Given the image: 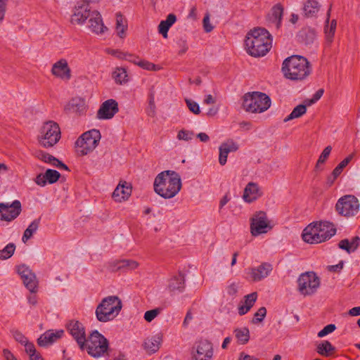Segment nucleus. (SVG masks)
Segmentation results:
<instances>
[{
	"instance_id": "1",
	"label": "nucleus",
	"mask_w": 360,
	"mask_h": 360,
	"mask_svg": "<svg viewBox=\"0 0 360 360\" xmlns=\"http://www.w3.org/2000/svg\"><path fill=\"white\" fill-rule=\"evenodd\" d=\"M272 39L264 28H255L248 33L245 41L247 52L252 56H265L271 47Z\"/></svg>"
},
{
	"instance_id": "2",
	"label": "nucleus",
	"mask_w": 360,
	"mask_h": 360,
	"mask_svg": "<svg viewBox=\"0 0 360 360\" xmlns=\"http://www.w3.org/2000/svg\"><path fill=\"white\" fill-rule=\"evenodd\" d=\"M153 186L155 193L165 199L172 198L181 188V176L174 171H163L155 177Z\"/></svg>"
},
{
	"instance_id": "3",
	"label": "nucleus",
	"mask_w": 360,
	"mask_h": 360,
	"mask_svg": "<svg viewBox=\"0 0 360 360\" xmlns=\"http://www.w3.org/2000/svg\"><path fill=\"white\" fill-rule=\"evenodd\" d=\"M282 72L287 79L302 80L309 75L311 68L306 58L294 55L284 60L282 65Z\"/></svg>"
},
{
	"instance_id": "4",
	"label": "nucleus",
	"mask_w": 360,
	"mask_h": 360,
	"mask_svg": "<svg viewBox=\"0 0 360 360\" xmlns=\"http://www.w3.org/2000/svg\"><path fill=\"white\" fill-rule=\"evenodd\" d=\"M335 233V226L329 221L314 222L304 229L302 239L311 244L320 243L330 239Z\"/></svg>"
},
{
	"instance_id": "5",
	"label": "nucleus",
	"mask_w": 360,
	"mask_h": 360,
	"mask_svg": "<svg viewBox=\"0 0 360 360\" xmlns=\"http://www.w3.org/2000/svg\"><path fill=\"white\" fill-rule=\"evenodd\" d=\"M122 307L121 300L117 296H108L104 298L96 309L97 319L107 322L116 317Z\"/></svg>"
},
{
	"instance_id": "6",
	"label": "nucleus",
	"mask_w": 360,
	"mask_h": 360,
	"mask_svg": "<svg viewBox=\"0 0 360 360\" xmlns=\"http://www.w3.org/2000/svg\"><path fill=\"white\" fill-rule=\"evenodd\" d=\"M271 105V99L265 94L258 91L245 94L243 98V107L249 112H263Z\"/></svg>"
},
{
	"instance_id": "7",
	"label": "nucleus",
	"mask_w": 360,
	"mask_h": 360,
	"mask_svg": "<svg viewBox=\"0 0 360 360\" xmlns=\"http://www.w3.org/2000/svg\"><path fill=\"white\" fill-rule=\"evenodd\" d=\"M101 138V133L97 129L84 132L75 142L77 153L80 155H87L96 148Z\"/></svg>"
},
{
	"instance_id": "8",
	"label": "nucleus",
	"mask_w": 360,
	"mask_h": 360,
	"mask_svg": "<svg viewBox=\"0 0 360 360\" xmlns=\"http://www.w3.org/2000/svg\"><path fill=\"white\" fill-rule=\"evenodd\" d=\"M60 139V129L58 124L53 121L44 124L39 137V143L44 148L54 146Z\"/></svg>"
},
{
	"instance_id": "9",
	"label": "nucleus",
	"mask_w": 360,
	"mask_h": 360,
	"mask_svg": "<svg viewBox=\"0 0 360 360\" xmlns=\"http://www.w3.org/2000/svg\"><path fill=\"white\" fill-rule=\"evenodd\" d=\"M297 282V290L304 296L313 295L320 285L319 278L312 271L302 274L298 277Z\"/></svg>"
},
{
	"instance_id": "10",
	"label": "nucleus",
	"mask_w": 360,
	"mask_h": 360,
	"mask_svg": "<svg viewBox=\"0 0 360 360\" xmlns=\"http://www.w3.org/2000/svg\"><path fill=\"white\" fill-rule=\"evenodd\" d=\"M82 349H86L93 357L98 358L104 354L108 348V339H75Z\"/></svg>"
},
{
	"instance_id": "11",
	"label": "nucleus",
	"mask_w": 360,
	"mask_h": 360,
	"mask_svg": "<svg viewBox=\"0 0 360 360\" xmlns=\"http://www.w3.org/2000/svg\"><path fill=\"white\" fill-rule=\"evenodd\" d=\"M359 200L352 195H345L341 197L335 205L337 212L346 217L355 216L359 212Z\"/></svg>"
},
{
	"instance_id": "12",
	"label": "nucleus",
	"mask_w": 360,
	"mask_h": 360,
	"mask_svg": "<svg viewBox=\"0 0 360 360\" xmlns=\"http://www.w3.org/2000/svg\"><path fill=\"white\" fill-rule=\"evenodd\" d=\"M271 229L270 221L263 211L256 212L250 219V233L253 236L266 233Z\"/></svg>"
},
{
	"instance_id": "13",
	"label": "nucleus",
	"mask_w": 360,
	"mask_h": 360,
	"mask_svg": "<svg viewBox=\"0 0 360 360\" xmlns=\"http://www.w3.org/2000/svg\"><path fill=\"white\" fill-rule=\"evenodd\" d=\"M21 210V203L18 200L11 203L0 202V220L11 221L20 215Z\"/></svg>"
},
{
	"instance_id": "14",
	"label": "nucleus",
	"mask_w": 360,
	"mask_h": 360,
	"mask_svg": "<svg viewBox=\"0 0 360 360\" xmlns=\"http://www.w3.org/2000/svg\"><path fill=\"white\" fill-rule=\"evenodd\" d=\"M213 355L212 345L207 339H201L191 350L194 360H209Z\"/></svg>"
},
{
	"instance_id": "15",
	"label": "nucleus",
	"mask_w": 360,
	"mask_h": 360,
	"mask_svg": "<svg viewBox=\"0 0 360 360\" xmlns=\"http://www.w3.org/2000/svg\"><path fill=\"white\" fill-rule=\"evenodd\" d=\"M70 18V22L72 25H84L86 20L89 18L92 11L88 4H79L75 6L72 11Z\"/></svg>"
},
{
	"instance_id": "16",
	"label": "nucleus",
	"mask_w": 360,
	"mask_h": 360,
	"mask_svg": "<svg viewBox=\"0 0 360 360\" xmlns=\"http://www.w3.org/2000/svg\"><path fill=\"white\" fill-rule=\"evenodd\" d=\"M118 103L114 99H108L103 102L97 112V117L100 120H109L118 112Z\"/></svg>"
},
{
	"instance_id": "17",
	"label": "nucleus",
	"mask_w": 360,
	"mask_h": 360,
	"mask_svg": "<svg viewBox=\"0 0 360 360\" xmlns=\"http://www.w3.org/2000/svg\"><path fill=\"white\" fill-rule=\"evenodd\" d=\"M89 29L98 35L104 34L108 30V27L103 24L101 13L96 10L92 11L89 18Z\"/></svg>"
},
{
	"instance_id": "18",
	"label": "nucleus",
	"mask_w": 360,
	"mask_h": 360,
	"mask_svg": "<svg viewBox=\"0 0 360 360\" xmlns=\"http://www.w3.org/2000/svg\"><path fill=\"white\" fill-rule=\"evenodd\" d=\"M52 74L63 79H70V69L65 59H60L53 65L51 69Z\"/></svg>"
},
{
	"instance_id": "19",
	"label": "nucleus",
	"mask_w": 360,
	"mask_h": 360,
	"mask_svg": "<svg viewBox=\"0 0 360 360\" xmlns=\"http://www.w3.org/2000/svg\"><path fill=\"white\" fill-rule=\"evenodd\" d=\"M262 194L258 184L254 182H250L246 185L244 189L243 198L245 202L251 203L257 200Z\"/></svg>"
},
{
	"instance_id": "20",
	"label": "nucleus",
	"mask_w": 360,
	"mask_h": 360,
	"mask_svg": "<svg viewBox=\"0 0 360 360\" xmlns=\"http://www.w3.org/2000/svg\"><path fill=\"white\" fill-rule=\"evenodd\" d=\"M272 271V266L269 263H263L256 268L250 270V276L254 281H259L267 277Z\"/></svg>"
},
{
	"instance_id": "21",
	"label": "nucleus",
	"mask_w": 360,
	"mask_h": 360,
	"mask_svg": "<svg viewBox=\"0 0 360 360\" xmlns=\"http://www.w3.org/2000/svg\"><path fill=\"white\" fill-rule=\"evenodd\" d=\"M238 149L236 143L232 140H229L226 142L222 143L219 146V162L221 165H224L227 161V157L229 153L235 152Z\"/></svg>"
},
{
	"instance_id": "22",
	"label": "nucleus",
	"mask_w": 360,
	"mask_h": 360,
	"mask_svg": "<svg viewBox=\"0 0 360 360\" xmlns=\"http://www.w3.org/2000/svg\"><path fill=\"white\" fill-rule=\"evenodd\" d=\"M185 288V278L184 275L181 273L174 276L169 281L167 285L168 290L172 293H180L184 291Z\"/></svg>"
},
{
	"instance_id": "23",
	"label": "nucleus",
	"mask_w": 360,
	"mask_h": 360,
	"mask_svg": "<svg viewBox=\"0 0 360 360\" xmlns=\"http://www.w3.org/2000/svg\"><path fill=\"white\" fill-rule=\"evenodd\" d=\"M139 264L136 261L132 259H120L115 260L110 263V269L112 271L120 269L133 270L138 267Z\"/></svg>"
},
{
	"instance_id": "24",
	"label": "nucleus",
	"mask_w": 360,
	"mask_h": 360,
	"mask_svg": "<svg viewBox=\"0 0 360 360\" xmlns=\"http://www.w3.org/2000/svg\"><path fill=\"white\" fill-rule=\"evenodd\" d=\"M65 327L72 338H86L85 328L79 321L70 320L66 323Z\"/></svg>"
},
{
	"instance_id": "25",
	"label": "nucleus",
	"mask_w": 360,
	"mask_h": 360,
	"mask_svg": "<svg viewBox=\"0 0 360 360\" xmlns=\"http://www.w3.org/2000/svg\"><path fill=\"white\" fill-rule=\"evenodd\" d=\"M283 14V8L280 4H276L269 14V22L274 24L276 29L281 27Z\"/></svg>"
},
{
	"instance_id": "26",
	"label": "nucleus",
	"mask_w": 360,
	"mask_h": 360,
	"mask_svg": "<svg viewBox=\"0 0 360 360\" xmlns=\"http://www.w3.org/2000/svg\"><path fill=\"white\" fill-rule=\"evenodd\" d=\"M360 243V238L359 236L353 237L351 240L343 239L338 243V247L345 250L347 253L354 252Z\"/></svg>"
},
{
	"instance_id": "27",
	"label": "nucleus",
	"mask_w": 360,
	"mask_h": 360,
	"mask_svg": "<svg viewBox=\"0 0 360 360\" xmlns=\"http://www.w3.org/2000/svg\"><path fill=\"white\" fill-rule=\"evenodd\" d=\"M176 17L174 14L170 13L167 15V19L162 20L158 25V32L164 38H167V32L169 28L174 24Z\"/></svg>"
},
{
	"instance_id": "28",
	"label": "nucleus",
	"mask_w": 360,
	"mask_h": 360,
	"mask_svg": "<svg viewBox=\"0 0 360 360\" xmlns=\"http://www.w3.org/2000/svg\"><path fill=\"white\" fill-rule=\"evenodd\" d=\"M131 194V188L124 184H119L112 193V198L115 201L121 202L129 198Z\"/></svg>"
},
{
	"instance_id": "29",
	"label": "nucleus",
	"mask_w": 360,
	"mask_h": 360,
	"mask_svg": "<svg viewBox=\"0 0 360 360\" xmlns=\"http://www.w3.org/2000/svg\"><path fill=\"white\" fill-rule=\"evenodd\" d=\"M161 339H144L143 348L146 353L151 354L156 352L161 345Z\"/></svg>"
},
{
	"instance_id": "30",
	"label": "nucleus",
	"mask_w": 360,
	"mask_h": 360,
	"mask_svg": "<svg viewBox=\"0 0 360 360\" xmlns=\"http://www.w3.org/2000/svg\"><path fill=\"white\" fill-rule=\"evenodd\" d=\"M112 78L119 84H124L129 81L127 70L124 68H116L112 72Z\"/></svg>"
},
{
	"instance_id": "31",
	"label": "nucleus",
	"mask_w": 360,
	"mask_h": 360,
	"mask_svg": "<svg viewBox=\"0 0 360 360\" xmlns=\"http://www.w3.org/2000/svg\"><path fill=\"white\" fill-rule=\"evenodd\" d=\"M40 224V218L36 219L31 222L28 227L24 231L22 240L23 243H26L29 239L32 238L33 234L37 231Z\"/></svg>"
},
{
	"instance_id": "32",
	"label": "nucleus",
	"mask_w": 360,
	"mask_h": 360,
	"mask_svg": "<svg viewBox=\"0 0 360 360\" xmlns=\"http://www.w3.org/2000/svg\"><path fill=\"white\" fill-rule=\"evenodd\" d=\"M70 108L73 112L82 114L86 110L85 101L79 97L72 98L69 103Z\"/></svg>"
},
{
	"instance_id": "33",
	"label": "nucleus",
	"mask_w": 360,
	"mask_h": 360,
	"mask_svg": "<svg viewBox=\"0 0 360 360\" xmlns=\"http://www.w3.org/2000/svg\"><path fill=\"white\" fill-rule=\"evenodd\" d=\"M303 10L306 16H313L319 10V2L316 0H308L304 6Z\"/></svg>"
},
{
	"instance_id": "34",
	"label": "nucleus",
	"mask_w": 360,
	"mask_h": 360,
	"mask_svg": "<svg viewBox=\"0 0 360 360\" xmlns=\"http://www.w3.org/2000/svg\"><path fill=\"white\" fill-rule=\"evenodd\" d=\"M116 31L117 35L122 38L127 28V24L124 18L120 13H116Z\"/></svg>"
},
{
	"instance_id": "35",
	"label": "nucleus",
	"mask_w": 360,
	"mask_h": 360,
	"mask_svg": "<svg viewBox=\"0 0 360 360\" xmlns=\"http://www.w3.org/2000/svg\"><path fill=\"white\" fill-rule=\"evenodd\" d=\"M353 158V155H349L346 158H345L342 161H341L338 165L333 169L332 174L333 176V179L331 181V184H333L335 179L342 173L343 169L347 167V165L349 163V162Z\"/></svg>"
},
{
	"instance_id": "36",
	"label": "nucleus",
	"mask_w": 360,
	"mask_h": 360,
	"mask_svg": "<svg viewBox=\"0 0 360 360\" xmlns=\"http://www.w3.org/2000/svg\"><path fill=\"white\" fill-rule=\"evenodd\" d=\"M306 111L307 107L305 105H298L292 110L291 113L284 119V122H288L291 120L298 118L305 114Z\"/></svg>"
},
{
	"instance_id": "37",
	"label": "nucleus",
	"mask_w": 360,
	"mask_h": 360,
	"mask_svg": "<svg viewBox=\"0 0 360 360\" xmlns=\"http://www.w3.org/2000/svg\"><path fill=\"white\" fill-rule=\"evenodd\" d=\"M22 279L25 287L31 292H35L37 291V281L34 273H32V276L28 275V276L24 277Z\"/></svg>"
},
{
	"instance_id": "38",
	"label": "nucleus",
	"mask_w": 360,
	"mask_h": 360,
	"mask_svg": "<svg viewBox=\"0 0 360 360\" xmlns=\"http://www.w3.org/2000/svg\"><path fill=\"white\" fill-rule=\"evenodd\" d=\"M337 22L333 20L330 25H326L325 27L326 40L328 44H330L333 41V37L335 32Z\"/></svg>"
},
{
	"instance_id": "39",
	"label": "nucleus",
	"mask_w": 360,
	"mask_h": 360,
	"mask_svg": "<svg viewBox=\"0 0 360 360\" xmlns=\"http://www.w3.org/2000/svg\"><path fill=\"white\" fill-rule=\"evenodd\" d=\"M334 349L328 341H323L317 345L316 351L321 355L328 356Z\"/></svg>"
},
{
	"instance_id": "40",
	"label": "nucleus",
	"mask_w": 360,
	"mask_h": 360,
	"mask_svg": "<svg viewBox=\"0 0 360 360\" xmlns=\"http://www.w3.org/2000/svg\"><path fill=\"white\" fill-rule=\"evenodd\" d=\"M15 245L13 243H10L6 247L0 250V259H7L10 258L14 253Z\"/></svg>"
},
{
	"instance_id": "41",
	"label": "nucleus",
	"mask_w": 360,
	"mask_h": 360,
	"mask_svg": "<svg viewBox=\"0 0 360 360\" xmlns=\"http://www.w3.org/2000/svg\"><path fill=\"white\" fill-rule=\"evenodd\" d=\"M37 157L39 160L44 161L46 163L50 164L53 167H56L57 162H58V160L56 158L46 152H39L37 155Z\"/></svg>"
},
{
	"instance_id": "42",
	"label": "nucleus",
	"mask_w": 360,
	"mask_h": 360,
	"mask_svg": "<svg viewBox=\"0 0 360 360\" xmlns=\"http://www.w3.org/2000/svg\"><path fill=\"white\" fill-rule=\"evenodd\" d=\"M44 174L48 183L50 184L56 183L60 176V174L58 171L51 169H48Z\"/></svg>"
},
{
	"instance_id": "43",
	"label": "nucleus",
	"mask_w": 360,
	"mask_h": 360,
	"mask_svg": "<svg viewBox=\"0 0 360 360\" xmlns=\"http://www.w3.org/2000/svg\"><path fill=\"white\" fill-rule=\"evenodd\" d=\"M20 343L25 347L26 353L29 355L30 358L32 357V354H37L34 345L29 342L27 339H20Z\"/></svg>"
},
{
	"instance_id": "44",
	"label": "nucleus",
	"mask_w": 360,
	"mask_h": 360,
	"mask_svg": "<svg viewBox=\"0 0 360 360\" xmlns=\"http://www.w3.org/2000/svg\"><path fill=\"white\" fill-rule=\"evenodd\" d=\"M332 150V147L330 146H328L324 148L321 154L320 155L319 160L316 165V169H318L319 167V165L321 164H323L326 160L328 159V156L330 154V152Z\"/></svg>"
},
{
	"instance_id": "45",
	"label": "nucleus",
	"mask_w": 360,
	"mask_h": 360,
	"mask_svg": "<svg viewBox=\"0 0 360 360\" xmlns=\"http://www.w3.org/2000/svg\"><path fill=\"white\" fill-rule=\"evenodd\" d=\"M194 133L192 131L181 129L178 132L177 139L179 141H188L193 139Z\"/></svg>"
},
{
	"instance_id": "46",
	"label": "nucleus",
	"mask_w": 360,
	"mask_h": 360,
	"mask_svg": "<svg viewBox=\"0 0 360 360\" xmlns=\"http://www.w3.org/2000/svg\"><path fill=\"white\" fill-rule=\"evenodd\" d=\"M65 331L62 329L59 330H49L44 334L41 335L39 338H61L64 335Z\"/></svg>"
},
{
	"instance_id": "47",
	"label": "nucleus",
	"mask_w": 360,
	"mask_h": 360,
	"mask_svg": "<svg viewBox=\"0 0 360 360\" xmlns=\"http://www.w3.org/2000/svg\"><path fill=\"white\" fill-rule=\"evenodd\" d=\"M266 314V309L265 307H260L258 311L255 314L252 319V323H256L261 322Z\"/></svg>"
},
{
	"instance_id": "48",
	"label": "nucleus",
	"mask_w": 360,
	"mask_h": 360,
	"mask_svg": "<svg viewBox=\"0 0 360 360\" xmlns=\"http://www.w3.org/2000/svg\"><path fill=\"white\" fill-rule=\"evenodd\" d=\"M257 298V292L250 293L245 297L244 304L246 307H248L249 309H251L254 304L255 303Z\"/></svg>"
},
{
	"instance_id": "49",
	"label": "nucleus",
	"mask_w": 360,
	"mask_h": 360,
	"mask_svg": "<svg viewBox=\"0 0 360 360\" xmlns=\"http://www.w3.org/2000/svg\"><path fill=\"white\" fill-rule=\"evenodd\" d=\"M336 329V326L335 324H328L322 330H321L318 333V337L322 338L323 336H326L331 333H333Z\"/></svg>"
},
{
	"instance_id": "50",
	"label": "nucleus",
	"mask_w": 360,
	"mask_h": 360,
	"mask_svg": "<svg viewBox=\"0 0 360 360\" xmlns=\"http://www.w3.org/2000/svg\"><path fill=\"white\" fill-rule=\"evenodd\" d=\"M160 310L158 308L149 310L145 312L144 319L148 322H151L160 313Z\"/></svg>"
},
{
	"instance_id": "51",
	"label": "nucleus",
	"mask_w": 360,
	"mask_h": 360,
	"mask_svg": "<svg viewBox=\"0 0 360 360\" xmlns=\"http://www.w3.org/2000/svg\"><path fill=\"white\" fill-rule=\"evenodd\" d=\"M186 103L187 106L188 107L189 110L192 112H193L195 115H198L200 113V106L196 102H195L192 100H190V99H186Z\"/></svg>"
},
{
	"instance_id": "52",
	"label": "nucleus",
	"mask_w": 360,
	"mask_h": 360,
	"mask_svg": "<svg viewBox=\"0 0 360 360\" xmlns=\"http://www.w3.org/2000/svg\"><path fill=\"white\" fill-rule=\"evenodd\" d=\"M138 65L144 70H156V66L155 64L150 63L144 60H139Z\"/></svg>"
},
{
	"instance_id": "53",
	"label": "nucleus",
	"mask_w": 360,
	"mask_h": 360,
	"mask_svg": "<svg viewBox=\"0 0 360 360\" xmlns=\"http://www.w3.org/2000/svg\"><path fill=\"white\" fill-rule=\"evenodd\" d=\"M18 273L21 276V278L28 276V275L32 276V271L30 269L28 266L25 264L20 265L18 267Z\"/></svg>"
},
{
	"instance_id": "54",
	"label": "nucleus",
	"mask_w": 360,
	"mask_h": 360,
	"mask_svg": "<svg viewBox=\"0 0 360 360\" xmlns=\"http://www.w3.org/2000/svg\"><path fill=\"white\" fill-rule=\"evenodd\" d=\"M235 338L249 337L250 331L248 328L243 327L241 328H236L234 330Z\"/></svg>"
},
{
	"instance_id": "55",
	"label": "nucleus",
	"mask_w": 360,
	"mask_h": 360,
	"mask_svg": "<svg viewBox=\"0 0 360 360\" xmlns=\"http://www.w3.org/2000/svg\"><path fill=\"white\" fill-rule=\"evenodd\" d=\"M203 22V27L206 32H210L214 27L211 25L210 21V15L207 13L202 20Z\"/></svg>"
},
{
	"instance_id": "56",
	"label": "nucleus",
	"mask_w": 360,
	"mask_h": 360,
	"mask_svg": "<svg viewBox=\"0 0 360 360\" xmlns=\"http://www.w3.org/2000/svg\"><path fill=\"white\" fill-rule=\"evenodd\" d=\"M34 182L39 186L44 187L48 183L46 178L45 177L44 173H41L36 176Z\"/></svg>"
},
{
	"instance_id": "57",
	"label": "nucleus",
	"mask_w": 360,
	"mask_h": 360,
	"mask_svg": "<svg viewBox=\"0 0 360 360\" xmlns=\"http://www.w3.org/2000/svg\"><path fill=\"white\" fill-rule=\"evenodd\" d=\"M56 339H37L39 346L49 347L52 345Z\"/></svg>"
},
{
	"instance_id": "58",
	"label": "nucleus",
	"mask_w": 360,
	"mask_h": 360,
	"mask_svg": "<svg viewBox=\"0 0 360 360\" xmlns=\"http://www.w3.org/2000/svg\"><path fill=\"white\" fill-rule=\"evenodd\" d=\"M8 1V0H0V23L4 20Z\"/></svg>"
},
{
	"instance_id": "59",
	"label": "nucleus",
	"mask_w": 360,
	"mask_h": 360,
	"mask_svg": "<svg viewBox=\"0 0 360 360\" xmlns=\"http://www.w3.org/2000/svg\"><path fill=\"white\" fill-rule=\"evenodd\" d=\"M238 285L236 283H233L227 287L226 291L229 295L235 296L238 292Z\"/></svg>"
},
{
	"instance_id": "60",
	"label": "nucleus",
	"mask_w": 360,
	"mask_h": 360,
	"mask_svg": "<svg viewBox=\"0 0 360 360\" xmlns=\"http://www.w3.org/2000/svg\"><path fill=\"white\" fill-rule=\"evenodd\" d=\"M323 89H319L313 96V98L310 100L309 103V105H311L312 103H316V101H318L321 98V96H323Z\"/></svg>"
},
{
	"instance_id": "61",
	"label": "nucleus",
	"mask_w": 360,
	"mask_h": 360,
	"mask_svg": "<svg viewBox=\"0 0 360 360\" xmlns=\"http://www.w3.org/2000/svg\"><path fill=\"white\" fill-rule=\"evenodd\" d=\"M3 356L6 360H18L13 354L8 349H3Z\"/></svg>"
},
{
	"instance_id": "62",
	"label": "nucleus",
	"mask_w": 360,
	"mask_h": 360,
	"mask_svg": "<svg viewBox=\"0 0 360 360\" xmlns=\"http://www.w3.org/2000/svg\"><path fill=\"white\" fill-rule=\"evenodd\" d=\"M343 265H344L343 262L341 261L336 265L329 266L328 270L330 271H339L343 268Z\"/></svg>"
},
{
	"instance_id": "63",
	"label": "nucleus",
	"mask_w": 360,
	"mask_h": 360,
	"mask_svg": "<svg viewBox=\"0 0 360 360\" xmlns=\"http://www.w3.org/2000/svg\"><path fill=\"white\" fill-rule=\"evenodd\" d=\"M215 101V98L211 94H208L205 96L203 103L210 105L214 104Z\"/></svg>"
},
{
	"instance_id": "64",
	"label": "nucleus",
	"mask_w": 360,
	"mask_h": 360,
	"mask_svg": "<svg viewBox=\"0 0 360 360\" xmlns=\"http://www.w3.org/2000/svg\"><path fill=\"white\" fill-rule=\"evenodd\" d=\"M112 360H127V358L124 354L118 352L113 354Z\"/></svg>"
}]
</instances>
